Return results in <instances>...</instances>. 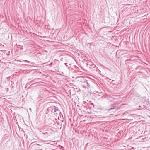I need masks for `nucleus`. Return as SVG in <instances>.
Returning a JSON list of instances; mask_svg holds the SVG:
<instances>
[{
	"mask_svg": "<svg viewBox=\"0 0 150 150\" xmlns=\"http://www.w3.org/2000/svg\"><path fill=\"white\" fill-rule=\"evenodd\" d=\"M81 85L82 87L85 88V89L86 88H88L89 86L88 83L86 81L82 82L81 83Z\"/></svg>",
	"mask_w": 150,
	"mask_h": 150,
	"instance_id": "nucleus-1",
	"label": "nucleus"
},
{
	"mask_svg": "<svg viewBox=\"0 0 150 150\" xmlns=\"http://www.w3.org/2000/svg\"><path fill=\"white\" fill-rule=\"evenodd\" d=\"M24 61H25V62H28V63L30 62L29 61H27V60H25Z\"/></svg>",
	"mask_w": 150,
	"mask_h": 150,
	"instance_id": "nucleus-6",
	"label": "nucleus"
},
{
	"mask_svg": "<svg viewBox=\"0 0 150 150\" xmlns=\"http://www.w3.org/2000/svg\"><path fill=\"white\" fill-rule=\"evenodd\" d=\"M54 111L55 112H56L57 111H58V108L55 107H54L53 109Z\"/></svg>",
	"mask_w": 150,
	"mask_h": 150,
	"instance_id": "nucleus-4",
	"label": "nucleus"
},
{
	"mask_svg": "<svg viewBox=\"0 0 150 150\" xmlns=\"http://www.w3.org/2000/svg\"><path fill=\"white\" fill-rule=\"evenodd\" d=\"M42 134H48V132H42Z\"/></svg>",
	"mask_w": 150,
	"mask_h": 150,
	"instance_id": "nucleus-5",
	"label": "nucleus"
},
{
	"mask_svg": "<svg viewBox=\"0 0 150 150\" xmlns=\"http://www.w3.org/2000/svg\"><path fill=\"white\" fill-rule=\"evenodd\" d=\"M116 109L115 108H112L111 109H110L109 110L110 111H111L112 112H115L116 111Z\"/></svg>",
	"mask_w": 150,
	"mask_h": 150,
	"instance_id": "nucleus-3",
	"label": "nucleus"
},
{
	"mask_svg": "<svg viewBox=\"0 0 150 150\" xmlns=\"http://www.w3.org/2000/svg\"><path fill=\"white\" fill-rule=\"evenodd\" d=\"M102 98H106L108 100H110L111 98L110 96L106 95L105 96H102Z\"/></svg>",
	"mask_w": 150,
	"mask_h": 150,
	"instance_id": "nucleus-2",
	"label": "nucleus"
}]
</instances>
